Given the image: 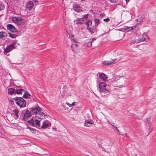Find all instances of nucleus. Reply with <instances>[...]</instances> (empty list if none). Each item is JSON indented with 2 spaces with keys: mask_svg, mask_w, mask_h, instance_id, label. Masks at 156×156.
Instances as JSON below:
<instances>
[{
  "mask_svg": "<svg viewBox=\"0 0 156 156\" xmlns=\"http://www.w3.org/2000/svg\"><path fill=\"white\" fill-rule=\"evenodd\" d=\"M126 135V136H127V133H126L124 135Z\"/></svg>",
  "mask_w": 156,
  "mask_h": 156,
  "instance_id": "3c124183",
  "label": "nucleus"
},
{
  "mask_svg": "<svg viewBox=\"0 0 156 156\" xmlns=\"http://www.w3.org/2000/svg\"><path fill=\"white\" fill-rule=\"evenodd\" d=\"M107 86L104 82H101L99 84V91L102 96H105L109 94V89L107 88Z\"/></svg>",
  "mask_w": 156,
  "mask_h": 156,
  "instance_id": "f257e3e1",
  "label": "nucleus"
},
{
  "mask_svg": "<svg viewBox=\"0 0 156 156\" xmlns=\"http://www.w3.org/2000/svg\"><path fill=\"white\" fill-rule=\"evenodd\" d=\"M30 109L31 114L33 115H37L38 112L42 110L41 108L38 106H34Z\"/></svg>",
  "mask_w": 156,
  "mask_h": 156,
  "instance_id": "7ed1b4c3",
  "label": "nucleus"
},
{
  "mask_svg": "<svg viewBox=\"0 0 156 156\" xmlns=\"http://www.w3.org/2000/svg\"><path fill=\"white\" fill-rule=\"evenodd\" d=\"M14 112L16 116V118H18L19 116L18 115V113L19 112V111L17 109H15L14 111H13Z\"/></svg>",
  "mask_w": 156,
  "mask_h": 156,
  "instance_id": "c756f323",
  "label": "nucleus"
},
{
  "mask_svg": "<svg viewBox=\"0 0 156 156\" xmlns=\"http://www.w3.org/2000/svg\"><path fill=\"white\" fill-rule=\"evenodd\" d=\"M7 36V34L6 33L1 31L0 32V39L5 40Z\"/></svg>",
  "mask_w": 156,
  "mask_h": 156,
  "instance_id": "4468645a",
  "label": "nucleus"
},
{
  "mask_svg": "<svg viewBox=\"0 0 156 156\" xmlns=\"http://www.w3.org/2000/svg\"><path fill=\"white\" fill-rule=\"evenodd\" d=\"M26 103L25 100L23 97H20V108H24L26 107Z\"/></svg>",
  "mask_w": 156,
  "mask_h": 156,
  "instance_id": "ddd939ff",
  "label": "nucleus"
},
{
  "mask_svg": "<svg viewBox=\"0 0 156 156\" xmlns=\"http://www.w3.org/2000/svg\"><path fill=\"white\" fill-rule=\"evenodd\" d=\"M7 28L12 32H16V28L11 24H8L7 25Z\"/></svg>",
  "mask_w": 156,
  "mask_h": 156,
  "instance_id": "9d476101",
  "label": "nucleus"
},
{
  "mask_svg": "<svg viewBox=\"0 0 156 156\" xmlns=\"http://www.w3.org/2000/svg\"><path fill=\"white\" fill-rule=\"evenodd\" d=\"M84 21L83 18H77L76 20V23L78 24L82 25L83 24V22Z\"/></svg>",
  "mask_w": 156,
  "mask_h": 156,
  "instance_id": "f3484780",
  "label": "nucleus"
},
{
  "mask_svg": "<svg viewBox=\"0 0 156 156\" xmlns=\"http://www.w3.org/2000/svg\"><path fill=\"white\" fill-rule=\"evenodd\" d=\"M149 119V118H147V121H148V119Z\"/></svg>",
  "mask_w": 156,
  "mask_h": 156,
  "instance_id": "603ef678",
  "label": "nucleus"
},
{
  "mask_svg": "<svg viewBox=\"0 0 156 156\" xmlns=\"http://www.w3.org/2000/svg\"><path fill=\"white\" fill-rule=\"evenodd\" d=\"M12 20L13 22L15 23H17V24H19V20L18 18L17 17H14L12 18Z\"/></svg>",
  "mask_w": 156,
  "mask_h": 156,
  "instance_id": "4be33fe9",
  "label": "nucleus"
},
{
  "mask_svg": "<svg viewBox=\"0 0 156 156\" xmlns=\"http://www.w3.org/2000/svg\"><path fill=\"white\" fill-rule=\"evenodd\" d=\"M35 124L38 127L40 126V121L37 119H36L35 120Z\"/></svg>",
  "mask_w": 156,
  "mask_h": 156,
  "instance_id": "bb28decb",
  "label": "nucleus"
},
{
  "mask_svg": "<svg viewBox=\"0 0 156 156\" xmlns=\"http://www.w3.org/2000/svg\"><path fill=\"white\" fill-rule=\"evenodd\" d=\"M8 34L9 35V37L12 38H15L17 36V35L16 34H12L10 33H9Z\"/></svg>",
  "mask_w": 156,
  "mask_h": 156,
  "instance_id": "5701e85b",
  "label": "nucleus"
},
{
  "mask_svg": "<svg viewBox=\"0 0 156 156\" xmlns=\"http://www.w3.org/2000/svg\"><path fill=\"white\" fill-rule=\"evenodd\" d=\"M33 1L34 3L38 2V1L37 0H33Z\"/></svg>",
  "mask_w": 156,
  "mask_h": 156,
  "instance_id": "c03bdc74",
  "label": "nucleus"
},
{
  "mask_svg": "<svg viewBox=\"0 0 156 156\" xmlns=\"http://www.w3.org/2000/svg\"><path fill=\"white\" fill-rule=\"evenodd\" d=\"M28 121H34L33 118H32L30 120H29Z\"/></svg>",
  "mask_w": 156,
  "mask_h": 156,
  "instance_id": "49530a36",
  "label": "nucleus"
},
{
  "mask_svg": "<svg viewBox=\"0 0 156 156\" xmlns=\"http://www.w3.org/2000/svg\"><path fill=\"white\" fill-rule=\"evenodd\" d=\"M72 47H75L76 48H77V47L78 46V45L76 43H75V44H72Z\"/></svg>",
  "mask_w": 156,
  "mask_h": 156,
  "instance_id": "c9c22d12",
  "label": "nucleus"
},
{
  "mask_svg": "<svg viewBox=\"0 0 156 156\" xmlns=\"http://www.w3.org/2000/svg\"><path fill=\"white\" fill-rule=\"evenodd\" d=\"M31 97V95L29 94V92L27 90L24 91V94L23 96V97L27 99L30 98Z\"/></svg>",
  "mask_w": 156,
  "mask_h": 156,
  "instance_id": "dca6fc26",
  "label": "nucleus"
},
{
  "mask_svg": "<svg viewBox=\"0 0 156 156\" xmlns=\"http://www.w3.org/2000/svg\"><path fill=\"white\" fill-rule=\"evenodd\" d=\"M85 23L87 26V28L90 27L92 25V21L91 20H90L86 22Z\"/></svg>",
  "mask_w": 156,
  "mask_h": 156,
  "instance_id": "aec40b11",
  "label": "nucleus"
},
{
  "mask_svg": "<svg viewBox=\"0 0 156 156\" xmlns=\"http://www.w3.org/2000/svg\"><path fill=\"white\" fill-rule=\"evenodd\" d=\"M73 8L75 11L78 12H79L82 11L81 7L80 6L79 4H74L73 6Z\"/></svg>",
  "mask_w": 156,
  "mask_h": 156,
  "instance_id": "423d86ee",
  "label": "nucleus"
},
{
  "mask_svg": "<svg viewBox=\"0 0 156 156\" xmlns=\"http://www.w3.org/2000/svg\"><path fill=\"white\" fill-rule=\"evenodd\" d=\"M38 3H37V5H38Z\"/></svg>",
  "mask_w": 156,
  "mask_h": 156,
  "instance_id": "6e6d98bb",
  "label": "nucleus"
},
{
  "mask_svg": "<svg viewBox=\"0 0 156 156\" xmlns=\"http://www.w3.org/2000/svg\"><path fill=\"white\" fill-rule=\"evenodd\" d=\"M85 0H81L80 1H84Z\"/></svg>",
  "mask_w": 156,
  "mask_h": 156,
  "instance_id": "864d4df0",
  "label": "nucleus"
},
{
  "mask_svg": "<svg viewBox=\"0 0 156 156\" xmlns=\"http://www.w3.org/2000/svg\"><path fill=\"white\" fill-rule=\"evenodd\" d=\"M116 60V59H115L114 60L110 61H104L102 62V64L103 65L105 66H109L115 63V62Z\"/></svg>",
  "mask_w": 156,
  "mask_h": 156,
  "instance_id": "9b49d317",
  "label": "nucleus"
},
{
  "mask_svg": "<svg viewBox=\"0 0 156 156\" xmlns=\"http://www.w3.org/2000/svg\"><path fill=\"white\" fill-rule=\"evenodd\" d=\"M51 125V122L48 120H46L43 122L42 125L41 127V128L42 129H44Z\"/></svg>",
  "mask_w": 156,
  "mask_h": 156,
  "instance_id": "1a4fd4ad",
  "label": "nucleus"
},
{
  "mask_svg": "<svg viewBox=\"0 0 156 156\" xmlns=\"http://www.w3.org/2000/svg\"><path fill=\"white\" fill-rule=\"evenodd\" d=\"M75 102H73L72 104H69V103H67V104L68 105L69 107H71L72 106H74L75 105Z\"/></svg>",
  "mask_w": 156,
  "mask_h": 156,
  "instance_id": "72a5a7b5",
  "label": "nucleus"
},
{
  "mask_svg": "<svg viewBox=\"0 0 156 156\" xmlns=\"http://www.w3.org/2000/svg\"><path fill=\"white\" fill-rule=\"evenodd\" d=\"M99 78L104 81H106L108 78L107 76L104 73H99Z\"/></svg>",
  "mask_w": 156,
  "mask_h": 156,
  "instance_id": "2eb2a0df",
  "label": "nucleus"
},
{
  "mask_svg": "<svg viewBox=\"0 0 156 156\" xmlns=\"http://www.w3.org/2000/svg\"><path fill=\"white\" fill-rule=\"evenodd\" d=\"M110 125L112 127L111 128L113 129L115 131L117 129V128L116 126L113 125L112 123H110Z\"/></svg>",
  "mask_w": 156,
  "mask_h": 156,
  "instance_id": "7c9ffc66",
  "label": "nucleus"
},
{
  "mask_svg": "<svg viewBox=\"0 0 156 156\" xmlns=\"http://www.w3.org/2000/svg\"><path fill=\"white\" fill-rule=\"evenodd\" d=\"M72 50L74 52H75V50L76 48L75 47H72V46H71Z\"/></svg>",
  "mask_w": 156,
  "mask_h": 156,
  "instance_id": "58836bf2",
  "label": "nucleus"
},
{
  "mask_svg": "<svg viewBox=\"0 0 156 156\" xmlns=\"http://www.w3.org/2000/svg\"><path fill=\"white\" fill-rule=\"evenodd\" d=\"M84 126L87 127L91 126L94 123L93 121L92 120H86L85 121Z\"/></svg>",
  "mask_w": 156,
  "mask_h": 156,
  "instance_id": "f8f14e48",
  "label": "nucleus"
},
{
  "mask_svg": "<svg viewBox=\"0 0 156 156\" xmlns=\"http://www.w3.org/2000/svg\"><path fill=\"white\" fill-rule=\"evenodd\" d=\"M89 32L91 34L94 33L97 34L98 31V29L96 27H88L87 28Z\"/></svg>",
  "mask_w": 156,
  "mask_h": 156,
  "instance_id": "39448f33",
  "label": "nucleus"
},
{
  "mask_svg": "<svg viewBox=\"0 0 156 156\" xmlns=\"http://www.w3.org/2000/svg\"><path fill=\"white\" fill-rule=\"evenodd\" d=\"M8 93L10 95H12L14 94H20V89H17L16 90L13 88H9L8 90Z\"/></svg>",
  "mask_w": 156,
  "mask_h": 156,
  "instance_id": "20e7f679",
  "label": "nucleus"
},
{
  "mask_svg": "<svg viewBox=\"0 0 156 156\" xmlns=\"http://www.w3.org/2000/svg\"><path fill=\"white\" fill-rule=\"evenodd\" d=\"M94 21L95 23V27H97L100 23V21L99 19L97 18H95L94 19Z\"/></svg>",
  "mask_w": 156,
  "mask_h": 156,
  "instance_id": "412c9836",
  "label": "nucleus"
},
{
  "mask_svg": "<svg viewBox=\"0 0 156 156\" xmlns=\"http://www.w3.org/2000/svg\"><path fill=\"white\" fill-rule=\"evenodd\" d=\"M145 40H146L145 38L144 37H142L140 38L138 40V42L137 43H138L139 42H141L143 41H144Z\"/></svg>",
  "mask_w": 156,
  "mask_h": 156,
  "instance_id": "393cba45",
  "label": "nucleus"
},
{
  "mask_svg": "<svg viewBox=\"0 0 156 156\" xmlns=\"http://www.w3.org/2000/svg\"><path fill=\"white\" fill-rule=\"evenodd\" d=\"M103 20L106 22H108L110 21V19L109 18H107L104 19Z\"/></svg>",
  "mask_w": 156,
  "mask_h": 156,
  "instance_id": "e433bc0d",
  "label": "nucleus"
},
{
  "mask_svg": "<svg viewBox=\"0 0 156 156\" xmlns=\"http://www.w3.org/2000/svg\"><path fill=\"white\" fill-rule=\"evenodd\" d=\"M38 114L37 115V116H36L37 117V118L38 119H43V117L41 118L42 116H47V115H46L43 112H42L40 111L38 112Z\"/></svg>",
  "mask_w": 156,
  "mask_h": 156,
  "instance_id": "a211bd4d",
  "label": "nucleus"
},
{
  "mask_svg": "<svg viewBox=\"0 0 156 156\" xmlns=\"http://www.w3.org/2000/svg\"><path fill=\"white\" fill-rule=\"evenodd\" d=\"M136 26H134L131 27H128L126 26L124 27L123 29L125 30L127 32H129L131 30L134 29V27H135Z\"/></svg>",
  "mask_w": 156,
  "mask_h": 156,
  "instance_id": "6ab92c4d",
  "label": "nucleus"
},
{
  "mask_svg": "<svg viewBox=\"0 0 156 156\" xmlns=\"http://www.w3.org/2000/svg\"><path fill=\"white\" fill-rule=\"evenodd\" d=\"M136 42V41L135 40H134L132 41L130 43V44H134Z\"/></svg>",
  "mask_w": 156,
  "mask_h": 156,
  "instance_id": "ea45409f",
  "label": "nucleus"
},
{
  "mask_svg": "<svg viewBox=\"0 0 156 156\" xmlns=\"http://www.w3.org/2000/svg\"><path fill=\"white\" fill-rule=\"evenodd\" d=\"M115 131H117L118 133H120V132H119V130L118 129V128L117 129H116V130H115Z\"/></svg>",
  "mask_w": 156,
  "mask_h": 156,
  "instance_id": "a18cd8bd",
  "label": "nucleus"
},
{
  "mask_svg": "<svg viewBox=\"0 0 156 156\" xmlns=\"http://www.w3.org/2000/svg\"><path fill=\"white\" fill-rule=\"evenodd\" d=\"M24 20L20 18V25H23V24L24 23Z\"/></svg>",
  "mask_w": 156,
  "mask_h": 156,
  "instance_id": "2f4dec72",
  "label": "nucleus"
},
{
  "mask_svg": "<svg viewBox=\"0 0 156 156\" xmlns=\"http://www.w3.org/2000/svg\"><path fill=\"white\" fill-rule=\"evenodd\" d=\"M34 4L33 2L28 1L26 4V7L27 9L29 10H31L33 9Z\"/></svg>",
  "mask_w": 156,
  "mask_h": 156,
  "instance_id": "0eeeda50",
  "label": "nucleus"
},
{
  "mask_svg": "<svg viewBox=\"0 0 156 156\" xmlns=\"http://www.w3.org/2000/svg\"><path fill=\"white\" fill-rule=\"evenodd\" d=\"M88 16L87 15H85L83 16V17H84L86 18H87Z\"/></svg>",
  "mask_w": 156,
  "mask_h": 156,
  "instance_id": "37998d69",
  "label": "nucleus"
},
{
  "mask_svg": "<svg viewBox=\"0 0 156 156\" xmlns=\"http://www.w3.org/2000/svg\"><path fill=\"white\" fill-rule=\"evenodd\" d=\"M28 123L30 125L32 126H35V125L34 122V121H28Z\"/></svg>",
  "mask_w": 156,
  "mask_h": 156,
  "instance_id": "a878e982",
  "label": "nucleus"
},
{
  "mask_svg": "<svg viewBox=\"0 0 156 156\" xmlns=\"http://www.w3.org/2000/svg\"><path fill=\"white\" fill-rule=\"evenodd\" d=\"M92 41H89L87 44V46L88 47H91L92 46Z\"/></svg>",
  "mask_w": 156,
  "mask_h": 156,
  "instance_id": "473e14b6",
  "label": "nucleus"
},
{
  "mask_svg": "<svg viewBox=\"0 0 156 156\" xmlns=\"http://www.w3.org/2000/svg\"><path fill=\"white\" fill-rule=\"evenodd\" d=\"M16 43H13L9 45H7L6 48H4V54L7 55H9V54H8L7 53L11 51L13 49L16 48Z\"/></svg>",
  "mask_w": 156,
  "mask_h": 156,
  "instance_id": "f03ea898",
  "label": "nucleus"
},
{
  "mask_svg": "<svg viewBox=\"0 0 156 156\" xmlns=\"http://www.w3.org/2000/svg\"><path fill=\"white\" fill-rule=\"evenodd\" d=\"M123 86V85H121L120 86H119V87H122Z\"/></svg>",
  "mask_w": 156,
  "mask_h": 156,
  "instance_id": "de8ad7c7",
  "label": "nucleus"
},
{
  "mask_svg": "<svg viewBox=\"0 0 156 156\" xmlns=\"http://www.w3.org/2000/svg\"><path fill=\"white\" fill-rule=\"evenodd\" d=\"M111 123H112V124H114V122H111Z\"/></svg>",
  "mask_w": 156,
  "mask_h": 156,
  "instance_id": "5fc2aeb1",
  "label": "nucleus"
},
{
  "mask_svg": "<svg viewBox=\"0 0 156 156\" xmlns=\"http://www.w3.org/2000/svg\"><path fill=\"white\" fill-rule=\"evenodd\" d=\"M96 40V38H93L90 41H92V42L94 41L95 40Z\"/></svg>",
  "mask_w": 156,
  "mask_h": 156,
  "instance_id": "79ce46f5",
  "label": "nucleus"
},
{
  "mask_svg": "<svg viewBox=\"0 0 156 156\" xmlns=\"http://www.w3.org/2000/svg\"><path fill=\"white\" fill-rule=\"evenodd\" d=\"M31 116V114L30 111L28 110H25L24 112V114L23 118V120L24 121H26L28 117Z\"/></svg>",
  "mask_w": 156,
  "mask_h": 156,
  "instance_id": "6e6552de",
  "label": "nucleus"
},
{
  "mask_svg": "<svg viewBox=\"0 0 156 156\" xmlns=\"http://www.w3.org/2000/svg\"><path fill=\"white\" fill-rule=\"evenodd\" d=\"M110 2L112 3H115L117 2L118 0H109Z\"/></svg>",
  "mask_w": 156,
  "mask_h": 156,
  "instance_id": "f704fd0d",
  "label": "nucleus"
},
{
  "mask_svg": "<svg viewBox=\"0 0 156 156\" xmlns=\"http://www.w3.org/2000/svg\"><path fill=\"white\" fill-rule=\"evenodd\" d=\"M30 131L32 133H36L37 131V130L32 128H30Z\"/></svg>",
  "mask_w": 156,
  "mask_h": 156,
  "instance_id": "cd10ccee",
  "label": "nucleus"
},
{
  "mask_svg": "<svg viewBox=\"0 0 156 156\" xmlns=\"http://www.w3.org/2000/svg\"><path fill=\"white\" fill-rule=\"evenodd\" d=\"M24 90L23 89L20 88V94H22V92Z\"/></svg>",
  "mask_w": 156,
  "mask_h": 156,
  "instance_id": "a19ab883",
  "label": "nucleus"
},
{
  "mask_svg": "<svg viewBox=\"0 0 156 156\" xmlns=\"http://www.w3.org/2000/svg\"><path fill=\"white\" fill-rule=\"evenodd\" d=\"M129 0H125L126 1V2L127 3L128 2H129Z\"/></svg>",
  "mask_w": 156,
  "mask_h": 156,
  "instance_id": "8fccbe9b",
  "label": "nucleus"
},
{
  "mask_svg": "<svg viewBox=\"0 0 156 156\" xmlns=\"http://www.w3.org/2000/svg\"><path fill=\"white\" fill-rule=\"evenodd\" d=\"M9 103L11 105H12L14 104V102L11 99H9Z\"/></svg>",
  "mask_w": 156,
  "mask_h": 156,
  "instance_id": "4c0bfd02",
  "label": "nucleus"
},
{
  "mask_svg": "<svg viewBox=\"0 0 156 156\" xmlns=\"http://www.w3.org/2000/svg\"><path fill=\"white\" fill-rule=\"evenodd\" d=\"M5 8V5L2 2H0V11L3 10Z\"/></svg>",
  "mask_w": 156,
  "mask_h": 156,
  "instance_id": "b1692460",
  "label": "nucleus"
},
{
  "mask_svg": "<svg viewBox=\"0 0 156 156\" xmlns=\"http://www.w3.org/2000/svg\"><path fill=\"white\" fill-rule=\"evenodd\" d=\"M31 128V127H29V126H27V129H28L30 130V128Z\"/></svg>",
  "mask_w": 156,
  "mask_h": 156,
  "instance_id": "09e8293b",
  "label": "nucleus"
},
{
  "mask_svg": "<svg viewBox=\"0 0 156 156\" xmlns=\"http://www.w3.org/2000/svg\"><path fill=\"white\" fill-rule=\"evenodd\" d=\"M15 101L16 104L19 106H20V97H17L15 99Z\"/></svg>",
  "mask_w": 156,
  "mask_h": 156,
  "instance_id": "c85d7f7f",
  "label": "nucleus"
}]
</instances>
